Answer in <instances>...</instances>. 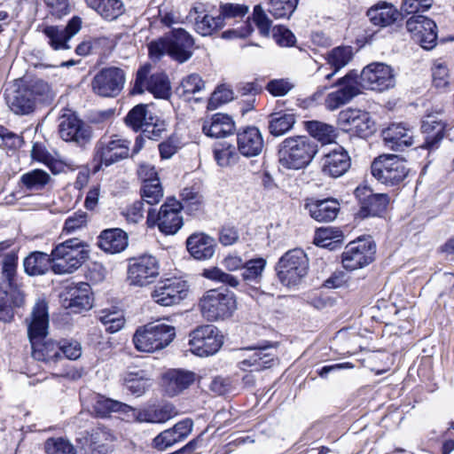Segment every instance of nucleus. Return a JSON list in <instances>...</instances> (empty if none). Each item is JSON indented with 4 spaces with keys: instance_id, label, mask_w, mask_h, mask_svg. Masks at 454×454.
Listing matches in <instances>:
<instances>
[{
    "instance_id": "1",
    "label": "nucleus",
    "mask_w": 454,
    "mask_h": 454,
    "mask_svg": "<svg viewBox=\"0 0 454 454\" xmlns=\"http://www.w3.org/2000/svg\"><path fill=\"white\" fill-rule=\"evenodd\" d=\"M358 78L356 71L350 70L338 79L334 83L337 89L328 93L325 98V108L329 111L340 108L360 95L363 89L384 91L395 84L393 69L384 63L369 64L362 70L360 82Z\"/></svg>"
},
{
    "instance_id": "2",
    "label": "nucleus",
    "mask_w": 454,
    "mask_h": 454,
    "mask_svg": "<svg viewBox=\"0 0 454 454\" xmlns=\"http://www.w3.org/2000/svg\"><path fill=\"white\" fill-rule=\"evenodd\" d=\"M317 152V145L308 137H290L279 145L278 161L287 169H301L310 163Z\"/></svg>"
},
{
    "instance_id": "3",
    "label": "nucleus",
    "mask_w": 454,
    "mask_h": 454,
    "mask_svg": "<svg viewBox=\"0 0 454 454\" xmlns=\"http://www.w3.org/2000/svg\"><path fill=\"white\" fill-rule=\"evenodd\" d=\"M86 245L78 239L58 244L51 251V270L55 274H70L79 269L89 256Z\"/></svg>"
},
{
    "instance_id": "4",
    "label": "nucleus",
    "mask_w": 454,
    "mask_h": 454,
    "mask_svg": "<svg viewBox=\"0 0 454 454\" xmlns=\"http://www.w3.org/2000/svg\"><path fill=\"white\" fill-rule=\"evenodd\" d=\"M129 140L117 134L102 136L93 149L94 171L127 159L129 156Z\"/></svg>"
},
{
    "instance_id": "5",
    "label": "nucleus",
    "mask_w": 454,
    "mask_h": 454,
    "mask_svg": "<svg viewBox=\"0 0 454 454\" xmlns=\"http://www.w3.org/2000/svg\"><path fill=\"white\" fill-rule=\"evenodd\" d=\"M176 336L173 326L148 324L138 327L133 335L135 348L140 352L153 353L170 344Z\"/></svg>"
},
{
    "instance_id": "6",
    "label": "nucleus",
    "mask_w": 454,
    "mask_h": 454,
    "mask_svg": "<svg viewBox=\"0 0 454 454\" xmlns=\"http://www.w3.org/2000/svg\"><path fill=\"white\" fill-rule=\"evenodd\" d=\"M18 265V254L15 251L6 253L2 263V273L8 283L9 291L0 288V310L8 311L21 309L25 304L23 291L14 283Z\"/></svg>"
},
{
    "instance_id": "7",
    "label": "nucleus",
    "mask_w": 454,
    "mask_h": 454,
    "mask_svg": "<svg viewBox=\"0 0 454 454\" xmlns=\"http://www.w3.org/2000/svg\"><path fill=\"white\" fill-rule=\"evenodd\" d=\"M49 90L48 83L43 81H36L29 86L6 90L5 99L13 113L27 114L34 110L40 97L48 93Z\"/></svg>"
},
{
    "instance_id": "8",
    "label": "nucleus",
    "mask_w": 454,
    "mask_h": 454,
    "mask_svg": "<svg viewBox=\"0 0 454 454\" xmlns=\"http://www.w3.org/2000/svg\"><path fill=\"white\" fill-rule=\"evenodd\" d=\"M276 269L278 279L284 286H295L308 273V256L301 249L289 250L279 259Z\"/></svg>"
},
{
    "instance_id": "9",
    "label": "nucleus",
    "mask_w": 454,
    "mask_h": 454,
    "mask_svg": "<svg viewBox=\"0 0 454 454\" xmlns=\"http://www.w3.org/2000/svg\"><path fill=\"white\" fill-rule=\"evenodd\" d=\"M372 174L380 183L386 184H398L409 174L404 159L395 154H381L372 163Z\"/></svg>"
},
{
    "instance_id": "10",
    "label": "nucleus",
    "mask_w": 454,
    "mask_h": 454,
    "mask_svg": "<svg viewBox=\"0 0 454 454\" xmlns=\"http://www.w3.org/2000/svg\"><path fill=\"white\" fill-rule=\"evenodd\" d=\"M181 210L180 201L168 198L157 214L153 209L148 211L147 223L149 226L157 224L159 230L166 235L175 234L184 223Z\"/></svg>"
},
{
    "instance_id": "11",
    "label": "nucleus",
    "mask_w": 454,
    "mask_h": 454,
    "mask_svg": "<svg viewBox=\"0 0 454 454\" xmlns=\"http://www.w3.org/2000/svg\"><path fill=\"white\" fill-rule=\"evenodd\" d=\"M190 350L198 356L215 354L223 343V335L213 325L198 326L190 333Z\"/></svg>"
},
{
    "instance_id": "12",
    "label": "nucleus",
    "mask_w": 454,
    "mask_h": 454,
    "mask_svg": "<svg viewBox=\"0 0 454 454\" xmlns=\"http://www.w3.org/2000/svg\"><path fill=\"white\" fill-rule=\"evenodd\" d=\"M219 12L223 26H225L228 21L232 20L236 23H239V21L241 22L239 27L223 32V38H245L250 35L254 31L249 18H247L246 20H243V19L249 12V7L247 4L233 3L222 4H220Z\"/></svg>"
},
{
    "instance_id": "13",
    "label": "nucleus",
    "mask_w": 454,
    "mask_h": 454,
    "mask_svg": "<svg viewBox=\"0 0 454 454\" xmlns=\"http://www.w3.org/2000/svg\"><path fill=\"white\" fill-rule=\"evenodd\" d=\"M375 252V244L370 237L349 242L341 255L343 267L349 270L363 268L374 260Z\"/></svg>"
},
{
    "instance_id": "14",
    "label": "nucleus",
    "mask_w": 454,
    "mask_h": 454,
    "mask_svg": "<svg viewBox=\"0 0 454 454\" xmlns=\"http://www.w3.org/2000/svg\"><path fill=\"white\" fill-rule=\"evenodd\" d=\"M159 262L156 257L143 254L129 260L127 279L130 286H145L159 276Z\"/></svg>"
},
{
    "instance_id": "15",
    "label": "nucleus",
    "mask_w": 454,
    "mask_h": 454,
    "mask_svg": "<svg viewBox=\"0 0 454 454\" xmlns=\"http://www.w3.org/2000/svg\"><path fill=\"white\" fill-rule=\"evenodd\" d=\"M125 72L117 67H108L98 72L91 81L93 92L100 97L114 98L125 84Z\"/></svg>"
},
{
    "instance_id": "16",
    "label": "nucleus",
    "mask_w": 454,
    "mask_h": 454,
    "mask_svg": "<svg viewBox=\"0 0 454 454\" xmlns=\"http://www.w3.org/2000/svg\"><path fill=\"white\" fill-rule=\"evenodd\" d=\"M150 67L144 66L138 69L133 90L142 94L145 90L155 98H167L170 95V82L164 73H155L149 75Z\"/></svg>"
},
{
    "instance_id": "17",
    "label": "nucleus",
    "mask_w": 454,
    "mask_h": 454,
    "mask_svg": "<svg viewBox=\"0 0 454 454\" xmlns=\"http://www.w3.org/2000/svg\"><path fill=\"white\" fill-rule=\"evenodd\" d=\"M59 134L64 141L75 143L79 146H85L92 139L91 128L73 113L61 115Z\"/></svg>"
},
{
    "instance_id": "18",
    "label": "nucleus",
    "mask_w": 454,
    "mask_h": 454,
    "mask_svg": "<svg viewBox=\"0 0 454 454\" xmlns=\"http://www.w3.org/2000/svg\"><path fill=\"white\" fill-rule=\"evenodd\" d=\"M406 28L422 48L431 50L436 45L437 26L423 15H412L406 20Z\"/></svg>"
},
{
    "instance_id": "19",
    "label": "nucleus",
    "mask_w": 454,
    "mask_h": 454,
    "mask_svg": "<svg viewBox=\"0 0 454 454\" xmlns=\"http://www.w3.org/2000/svg\"><path fill=\"white\" fill-rule=\"evenodd\" d=\"M189 293L186 281L179 278L160 282L152 293L153 301L161 306H173L185 299Z\"/></svg>"
},
{
    "instance_id": "20",
    "label": "nucleus",
    "mask_w": 454,
    "mask_h": 454,
    "mask_svg": "<svg viewBox=\"0 0 454 454\" xmlns=\"http://www.w3.org/2000/svg\"><path fill=\"white\" fill-rule=\"evenodd\" d=\"M351 167L348 153L340 145L325 153L320 160V168L324 176L338 178L345 175Z\"/></svg>"
},
{
    "instance_id": "21",
    "label": "nucleus",
    "mask_w": 454,
    "mask_h": 454,
    "mask_svg": "<svg viewBox=\"0 0 454 454\" xmlns=\"http://www.w3.org/2000/svg\"><path fill=\"white\" fill-rule=\"evenodd\" d=\"M339 122L345 129L366 137L375 130V123L370 114L359 109L348 108L339 114Z\"/></svg>"
},
{
    "instance_id": "22",
    "label": "nucleus",
    "mask_w": 454,
    "mask_h": 454,
    "mask_svg": "<svg viewBox=\"0 0 454 454\" xmlns=\"http://www.w3.org/2000/svg\"><path fill=\"white\" fill-rule=\"evenodd\" d=\"M355 195L361 205L358 215L362 218L381 215L385 212L389 201L387 194H375L366 185L358 186L355 190Z\"/></svg>"
},
{
    "instance_id": "23",
    "label": "nucleus",
    "mask_w": 454,
    "mask_h": 454,
    "mask_svg": "<svg viewBox=\"0 0 454 454\" xmlns=\"http://www.w3.org/2000/svg\"><path fill=\"white\" fill-rule=\"evenodd\" d=\"M385 144L395 151H402L414 144V129L405 122L392 123L382 132Z\"/></svg>"
},
{
    "instance_id": "24",
    "label": "nucleus",
    "mask_w": 454,
    "mask_h": 454,
    "mask_svg": "<svg viewBox=\"0 0 454 454\" xmlns=\"http://www.w3.org/2000/svg\"><path fill=\"white\" fill-rule=\"evenodd\" d=\"M201 312H232L237 309L234 294L226 291L208 290L200 300Z\"/></svg>"
},
{
    "instance_id": "25",
    "label": "nucleus",
    "mask_w": 454,
    "mask_h": 454,
    "mask_svg": "<svg viewBox=\"0 0 454 454\" xmlns=\"http://www.w3.org/2000/svg\"><path fill=\"white\" fill-rule=\"evenodd\" d=\"M237 146L239 153L245 157H255L261 154L264 141L259 129L248 126L239 129L237 133Z\"/></svg>"
},
{
    "instance_id": "26",
    "label": "nucleus",
    "mask_w": 454,
    "mask_h": 454,
    "mask_svg": "<svg viewBox=\"0 0 454 454\" xmlns=\"http://www.w3.org/2000/svg\"><path fill=\"white\" fill-rule=\"evenodd\" d=\"M166 36L169 47V56L172 59L184 63L192 57L194 41L184 29H173Z\"/></svg>"
},
{
    "instance_id": "27",
    "label": "nucleus",
    "mask_w": 454,
    "mask_h": 454,
    "mask_svg": "<svg viewBox=\"0 0 454 454\" xmlns=\"http://www.w3.org/2000/svg\"><path fill=\"white\" fill-rule=\"evenodd\" d=\"M304 208L309 215L317 222H331L334 220L340 211V204L336 200L306 199Z\"/></svg>"
},
{
    "instance_id": "28",
    "label": "nucleus",
    "mask_w": 454,
    "mask_h": 454,
    "mask_svg": "<svg viewBox=\"0 0 454 454\" xmlns=\"http://www.w3.org/2000/svg\"><path fill=\"white\" fill-rule=\"evenodd\" d=\"M235 123L232 118L224 114H215L202 121V131L207 137L220 138L233 133Z\"/></svg>"
},
{
    "instance_id": "29",
    "label": "nucleus",
    "mask_w": 454,
    "mask_h": 454,
    "mask_svg": "<svg viewBox=\"0 0 454 454\" xmlns=\"http://www.w3.org/2000/svg\"><path fill=\"white\" fill-rule=\"evenodd\" d=\"M195 380V374L192 372L172 369L163 376V385L166 393L169 396H175L184 389L188 388Z\"/></svg>"
},
{
    "instance_id": "30",
    "label": "nucleus",
    "mask_w": 454,
    "mask_h": 454,
    "mask_svg": "<svg viewBox=\"0 0 454 454\" xmlns=\"http://www.w3.org/2000/svg\"><path fill=\"white\" fill-rule=\"evenodd\" d=\"M215 240L205 233H193L186 240L191 255L197 260L210 259L215 254Z\"/></svg>"
},
{
    "instance_id": "31",
    "label": "nucleus",
    "mask_w": 454,
    "mask_h": 454,
    "mask_svg": "<svg viewBox=\"0 0 454 454\" xmlns=\"http://www.w3.org/2000/svg\"><path fill=\"white\" fill-rule=\"evenodd\" d=\"M271 348L270 345L246 348V350L254 351V353L239 362V368L247 370L248 367H254L252 371L270 368L274 361V354L268 352Z\"/></svg>"
},
{
    "instance_id": "32",
    "label": "nucleus",
    "mask_w": 454,
    "mask_h": 454,
    "mask_svg": "<svg viewBox=\"0 0 454 454\" xmlns=\"http://www.w3.org/2000/svg\"><path fill=\"white\" fill-rule=\"evenodd\" d=\"M398 10L391 4L380 1L367 11L371 22L379 27L392 25L399 17Z\"/></svg>"
},
{
    "instance_id": "33",
    "label": "nucleus",
    "mask_w": 454,
    "mask_h": 454,
    "mask_svg": "<svg viewBox=\"0 0 454 454\" xmlns=\"http://www.w3.org/2000/svg\"><path fill=\"white\" fill-rule=\"evenodd\" d=\"M128 246V236L121 229H109L101 232L98 238V247L106 253L117 254Z\"/></svg>"
},
{
    "instance_id": "34",
    "label": "nucleus",
    "mask_w": 454,
    "mask_h": 454,
    "mask_svg": "<svg viewBox=\"0 0 454 454\" xmlns=\"http://www.w3.org/2000/svg\"><path fill=\"white\" fill-rule=\"evenodd\" d=\"M421 129L426 135L422 147L434 149L443 137L445 123L437 116L427 115L422 121Z\"/></svg>"
},
{
    "instance_id": "35",
    "label": "nucleus",
    "mask_w": 454,
    "mask_h": 454,
    "mask_svg": "<svg viewBox=\"0 0 454 454\" xmlns=\"http://www.w3.org/2000/svg\"><path fill=\"white\" fill-rule=\"evenodd\" d=\"M115 436L111 429L106 427H97L92 430L90 437V454H111L115 441Z\"/></svg>"
},
{
    "instance_id": "36",
    "label": "nucleus",
    "mask_w": 454,
    "mask_h": 454,
    "mask_svg": "<svg viewBox=\"0 0 454 454\" xmlns=\"http://www.w3.org/2000/svg\"><path fill=\"white\" fill-rule=\"evenodd\" d=\"M32 356L46 364L55 363L60 359L59 343L51 339H43L31 345Z\"/></svg>"
},
{
    "instance_id": "37",
    "label": "nucleus",
    "mask_w": 454,
    "mask_h": 454,
    "mask_svg": "<svg viewBox=\"0 0 454 454\" xmlns=\"http://www.w3.org/2000/svg\"><path fill=\"white\" fill-rule=\"evenodd\" d=\"M89 7L95 10L104 20L113 21L125 12L121 0H86Z\"/></svg>"
},
{
    "instance_id": "38",
    "label": "nucleus",
    "mask_w": 454,
    "mask_h": 454,
    "mask_svg": "<svg viewBox=\"0 0 454 454\" xmlns=\"http://www.w3.org/2000/svg\"><path fill=\"white\" fill-rule=\"evenodd\" d=\"M344 241V234L335 227L319 228L314 236V244L317 247L335 250L340 248Z\"/></svg>"
},
{
    "instance_id": "39",
    "label": "nucleus",
    "mask_w": 454,
    "mask_h": 454,
    "mask_svg": "<svg viewBox=\"0 0 454 454\" xmlns=\"http://www.w3.org/2000/svg\"><path fill=\"white\" fill-rule=\"evenodd\" d=\"M48 315L31 314L29 318H26L27 336L31 345L47 337L49 329Z\"/></svg>"
},
{
    "instance_id": "40",
    "label": "nucleus",
    "mask_w": 454,
    "mask_h": 454,
    "mask_svg": "<svg viewBox=\"0 0 454 454\" xmlns=\"http://www.w3.org/2000/svg\"><path fill=\"white\" fill-rule=\"evenodd\" d=\"M90 287L87 283H80L79 286L70 293L69 301L67 309H73L72 312L78 310H89L92 308V298L90 295Z\"/></svg>"
},
{
    "instance_id": "41",
    "label": "nucleus",
    "mask_w": 454,
    "mask_h": 454,
    "mask_svg": "<svg viewBox=\"0 0 454 454\" xmlns=\"http://www.w3.org/2000/svg\"><path fill=\"white\" fill-rule=\"evenodd\" d=\"M124 385L132 395L140 396L151 386V379L146 371H129L124 377Z\"/></svg>"
},
{
    "instance_id": "42",
    "label": "nucleus",
    "mask_w": 454,
    "mask_h": 454,
    "mask_svg": "<svg viewBox=\"0 0 454 454\" xmlns=\"http://www.w3.org/2000/svg\"><path fill=\"white\" fill-rule=\"evenodd\" d=\"M51 263V256L43 252H33L27 255L24 262V270L29 276L43 275L49 269Z\"/></svg>"
},
{
    "instance_id": "43",
    "label": "nucleus",
    "mask_w": 454,
    "mask_h": 454,
    "mask_svg": "<svg viewBox=\"0 0 454 454\" xmlns=\"http://www.w3.org/2000/svg\"><path fill=\"white\" fill-rule=\"evenodd\" d=\"M204 88L205 82L201 77L197 74H192L183 78L179 86L176 88V93L184 100L194 98L197 102L200 100V98H195L194 96L201 92Z\"/></svg>"
},
{
    "instance_id": "44",
    "label": "nucleus",
    "mask_w": 454,
    "mask_h": 454,
    "mask_svg": "<svg viewBox=\"0 0 454 454\" xmlns=\"http://www.w3.org/2000/svg\"><path fill=\"white\" fill-rule=\"evenodd\" d=\"M353 58V50L350 46H339L333 49L327 54V62L333 71L325 75L330 80L338 71L347 66Z\"/></svg>"
},
{
    "instance_id": "45",
    "label": "nucleus",
    "mask_w": 454,
    "mask_h": 454,
    "mask_svg": "<svg viewBox=\"0 0 454 454\" xmlns=\"http://www.w3.org/2000/svg\"><path fill=\"white\" fill-rule=\"evenodd\" d=\"M94 411L98 417L105 418L112 412L128 414L129 411H133V408L124 403L98 395L94 403Z\"/></svg>"
},
{
    "instance_id": "46",
    "label": "nucleus",
    "mask_w": 454,
    "mask_h": 454,
    "mask_svg": "<svg viewBox=\"0 0 454 454\" xmlns=\"http://www.w3.org/2000/svg\"><path fill=\"white\" fill-rule=\"evenodd\" d=\"M52 178L46 171L39 168L30 170L24 173L20 176V183L27 190L32 192H39L45 189L51 183Z\"/></svg>"
},
{
    "instance_id": "47",
    "label": "nucleus",
    "mask_w": 454,
    "mask_h": 454,
    "mask_svg": "<svg viewBox=\"0 0 454 454\" xmlns=\"http://www.w3.org/2000/svg\"><path fill=\"white\" fill-rule=\"evenodd\" d=\"M306 129L311 137L323 145L331 144L337 137L336 129L333 126L319 121H307Z\"/></svg>"
},
{
    "instance_id": "48",
    "label": "nucleus",
    "mask_w": 454,
    "mask_h": 454,
    "mask_svg": "<svg viewBox=\"0 0 454 454\" xmlns=\"http://www.w3.org/2000/svg\"><path fill=\"white\" fill-rule=\"evenodd\" d=\"M269 130L274 137L289 131L295 123V116L290 113H272L269 116Z\"/></svg>"
},
{
    "instance_id": "49",
    "label": "nucleus",
    "mask_w": 454,
    "mask_h": 454,
    "mask_svg": "<svg viewBox=\"0 0 454 454\" xmlns=\"http://www.w3.org/2000/svg\"><path fill=\"white\" fill-rule=\"evenodd\" d=\"M153 121H155V116L148 110V106L143 104L134 106L125 118L126 124L136 131Z\"/></svg>"
},
{
    "instance_id": "50",
    "label": "nucleus",
    "mask_w": 454,
    "mask_h": 454,
    "mask_svg": "<svg viewBox=\"0 0 454 454\" xmlns=\"http://www.w3.org/2000/svg\"><path fill=\"white\" fill-rule=\"evenodd\" d=\"M220 14L214 17L209 14H198L194 18V27L203 36L211 35L215 31L223 27Z\"/></svg>"
},
{
    "instance_id": "51",
    "label": "nucleus",
    "mask_w": 454,
    "mask_h": 454,
    "mask_svg": "<svg viewBox=\"0 0 454 454\" xmlns=\"http://www.w3.org/2000/svg\"><path fill=\"white\" fill-rule=\"evenodd\" d=\"M43 33L48 38V43L55 50H68L69 38L62 27L59 26H46L43 29Z\"/></svg>"
},
{
    "instance_id": "52",
    "label": "nucleus",
    "mask_w": 454,
    "mask_h": 454,
    "mask_svg": "<svg viewBox=\"0 0 454 454\" xmlns=\"http://www.w3.org/2000/svg\"><path fill=\"white\" fill-rule=\"evenodd\" d=\"M140 192L143 200L149 205L158 204L164 196L160 179H149L143 182Z\"/></svg>"
},
{
    "instance_id": "53",
    "label": "nucleus",
    "mask_w": 454,
    "mask_h": 454,
    "mask_svg": "<svg viewBox=\"0 0 454 454\" xmlns=\"http://www.w3.org/2000/svg\"><path fill=\"white\" fill-rule=\"evenodd\" d=\"M269 12L276 19L289 18L295 11L298 0H268Z\"/></svg>"
},
{
    "instance_id": "54",
    "label": "nucleus",
    "mask_w": 454,
    "mask_h": 454,
    "mask_svg": "<svg viewBox=\"0 0 454 454\" xmlns=\"http://www.w3.org/2000/svg\"><path fill=\"white\" fill-rule=\"evenodd\" d=\"M182 209L184 208L189 214H195L203 207L204 199L201 194L192 188H184L182 192Z\"/></svg>"
},
{
    "instance_id": "55",
    "label": "nucleus",
    "mask_w": 454,
    "mask_h": 454,
    "mask_svg": "<svg viewBox=\"0 0 454 454\" xmlns=\"http://www.w3.org/2000/svg\"><path fill=\"white\" fill-rule=\"evenodd\" d=\"M44 449L47 454H76V450L71 442L62 437L48 439Z\"/></svg>"
},
{
    "instance_id": "56",
    "label": "nucleus",
    "mask_w": 454,
    "mask_h": 454,
    "mask_svg": "<svg viewBox=\"0 0 454 454\" xmlns=\"http://www.w3.org/2000/svg\"><path fill=\"white\" fill-rule=\"evenodd\" d=\"M266 266V260L255 258L244 263L242 277L246 281H254L261 278Z\"/></svg>"
},
{
    "instance_id": "57",
    "label": "nucleus",
    "mask_w": 454,
    "mask_h": 454,
    "mask_svg": "<svg viewBox=\"0 0 454 454\" xmlns=\"http://www.w3.org/2000/svg\"><path fill=\"white\" fill-rule=\"evenodd\" d=\"M88 223V215L86 212L79 210L69 215L64 223L63 232L73 234L79 230L86 227Z\"/></svg>"
},
{
    "instance_id": "58",
    "label": "nucleus",
    "mask_w": 454,
    "mask_h": 454,
    "mask_svg": "<svg viewBox=\"0 0 454 454\" xmlns=\"http://www.w3.org/2000/svg\"><path fill=\"white\" fill-rule=\"evenodd\" d=\"M252 19L259 33L262 36H269L271 29V20L265 13L262 4L254 7Z\"/></svg>"
},
{
    "instance_id": "59",
    "label": "nucleus",
    "mask_w": 454,
    "mask_h": 454,
    "mask_svg": "<svg viewBox=\"0 0 454 454\" xmlns=\"http://www.w3.org/2000/svg\"><path fill=\"white\" fill-rule=\"evenodd\" d=\"M233 98V92L224 85L217 87L208 99L207 109L215 110L222 104L230 102Z\"/></svg>"
},
{
    "instance_id": "60",
    "label": "nucleus",
    "mask_w": 454,
    "mask_h": 454,
    "mask_svg": "<svg viewBox=\"0 0 454 454\" xmlns=\"http://www.w3.org/2000/svg\"><path fill=\"white\" fill-rule=\"evenodd\" d=\"M203 276L208 279L227 284L231 287H237L239 284L236 277L223 271L219 268L205 270Z\"/></svg>"
},
{
    "instance_id": "61",
    "label": "nucleus",
    "mask_w": 454,
    "mask_h": 454,
    "mask_svg": "<svg viewBox=\"0 0 454 454\" xmlns=\"http://www.w3.org/2000/svg\"><path fill=\"white\" fill-rule=\"evenodd\" d=\"M106 331L114 333L120 331L125 325V318L122 314H105L99 317Z\"/></svg>"
},
{
    "instance_id": "62",
    "label": "nucleus",
    "mask_w": 454,
    "mask_h": 454,
    "mask_svg": "<svg viewBox=\"0 0 454 454\" xmlns=\"http://www.w3.org/2000/svg\"><path fill=\"white\" fill-rule=\"evenodd\" d=\"M149 56L153 60H160L164 55H169V47L167 36L151 42L148 45Z\"/></svg>"
},
{
    "instance_id": "63",
    "label": "nucleus",
    "mask_w": 454,
    "mask_h": 454,
    "mask_svg": "<svg viewBox=\"0 0 454 454\" xmlns=\"http://www.w3.org/2000/svg\"><path fill=\"white\" fill-rule=\"evenodd\" d=\"M273 38L275 42L282 47L294 46L296 43V38L291 30L288 28L279 26L273 27Z\"/></svg>"
},
{
    "instance_id": "64",
    "label": "nucleus",
    "mask_w": 454,
    "mask_h": 454,
    "mask_svg": "<svg viewBox=\"0 0 454 454\" xmlns=\"http://www.w3.org/2000/svg\"><path fill=\"white\" fill-rule=\"evenodd\" d=\"M51 15L56 19H62L71 12L69 0H45Z\"/></svg>"
}]
</instances>
